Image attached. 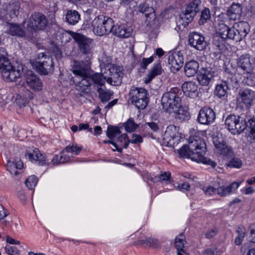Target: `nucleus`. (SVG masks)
Here are the masks:
<instances>
[{"mask_svg": "<svg viewBox=\"0 0 255 255\" xmlns=\"http://www.w3.org/2000/svg\"><path fill=\"white\" fill-rule=\"evenodd\" d=\"M206 143L202 138L199 137H190L188 145H184L177 150L180 157H188L197 162H202L214 167L216 163L204 156L206 152Z\"/></svg>", "mask_w": 255, "mask_h": 255, "instance_id": "f257e3e1", "label": "nucleus"}, {"mask_svg": "<svg viewBox=\"0 0 255 255\" xmlns=\"http://www.w3.org/2000/svg\"><path fill=\"white\" fill-rule=\"evenodd\" d=\"M248 112L246 110L245 113L241 114L239 116L235 115H230L227 116L225 120V125L229 130L233 134H240L247 128L248 127V121L249 123L251 136L252 127L251 124L252 122L255 121V119H252L248 116Z\"/></svg>", "mask_w": 255, "mask_h": 255, "instance_id": "f03ea898", "label": "nucleus"}, {"mask_svg": "<svg viewBox=\"0 0 255 255\" xmlns=\"http://www.w3.org/2000/svg\"><path fill=\"white\" fill-rule=\"evenodd\" d=\"M0 72L3 79L6 82H14L20 77L21 74L19 70H15L6 56L4 48L0 49Z\"/></svg>", "mask_w": 255, "mask_h": 255, "instance_id": "7ed1b4c3", "label": "nucleus"}, {"mask_svg": "<svg viewBox=\"0 0 255 255\" xmlns=\"http://www.w3.org/2000/svg\"><path fill=\"white\" fill-rule=\"evenodd\" d=\"M113 23L112 18L104 14L99 15L92 22L93 31L99 36L109 34L112 30Z\"/></svg>", "mask_w": 255, "mask_h": 255, "instance_id": "20e7f679", "label": "nucleus"}, {"mask_svg": "<svg viewBox=\"0 0 255 255\" xmlns=\"http://www.w3.org/2000/svg\"><path fill=\"white\" fill-rule=\"evenodd\" d=\"M179 90L176 88H171L169 91L165 92L161 98V104L163 109L168 113H172L176 110L181 104V98L178 93Z\"/></svg>", "mask_w": 255, "mask_h": 255, "instance_id": "39448f33", "label": "nucleus"}, {"mask_svg": "<svg viewBox=\"0 0 255 255\" xmlns=\"http://www.w3.org/2000/svg\"><path fill=\"white\" fill-rule=\"evenodd\" d=\"M200 0H193L187 5L185 10L180 15L179 23L185 27L191 22L194 16L200 11L201 5Z\"/></svg>", "mask_w": 255, "mask_h": 255, "instance_id": "423d86ee", "label": "nucleus"}, {"mask_svg": "<svg viewBox=\"0 0 255 255\" xmlns=\"http://www.w3.org/2000/svg\"><path fill=\"white\" fill-rule=\"evenodd\" d=\"M147 95V92L145 89L133 87L130 91L129 99L137 109H144L148 103Z\"/></svg>", "mask_w": 255, "mask_h": 255, "instance_id": "0eeeda50", "label": "nucleus"}, {"mask_svg": "<svg viewBox=\"0 0 255 255\" xmlns=\"http://www.w3.org/2000/svg\"><path fill=\"white\" fill-rule=\"evenodd\" d=\"M241 183L239 182H234L227 186H221L216 187L211 185L205 186L202 188L204 193L208 196H212L217 193L220 196H226L233 192L238 189Z\"/></svg>", "mask_w": 255, "mask_h": 255, "instance_id": "6e6552de", "label": "nucleus"}, {"mask_svg": "<svg viewBox=\"0 0 255 255\" xmlns=\"http://www.w3.org/2000/svg\"><path fill=\"white\" fill-rule=\"evenodd\" d=\"M72 36L78 44L80 51L89 58L93 52V39L78 33H73Z\"/></svg>", "mask_w": 255, "mask_h": 255, "instance_id": "1a4fd4ad", "label": "nucleus"}, {"mask_svg": "<svg viewBox=\"0 0 255 255\" xmlns=\"http://www.w3.org/2000/svg\"><path fill=\"white\" fill-rule=\"evenodd\" d=\"M35 66L38 72L44 75L52 73L54 69L52 58L46 56L43 53L38 55Z\"/></svg>", "mask_w": 255, "mask_h": 255, "instance_id": "9d476101", "label": "nucleus"}, {"mask_svg": "<svg viewBox=\"0 0 255 255\" xmlns=\"http://www.w3.org/2000/svg\"><path fill=\"white\" fill-rule=\"evenodd\" d=\"M48 24V20L45 15L40 13L32 14L27 24V31L30 32L42 30Z\"/></svg>", "mask_w": 255, "mask_h": 255, "instance_id": "9b49d317", "label": "nucleus"}, {"mask_svg": "<svg viewBox=\"0 0 255 255\" xmlns=\"http://www.w3.org/2000/svg\"><path fill=\"white\" fill-rule=\"evenodd\" d=\"M250 31V26L246 21H240L237 24V28L229 27L228 32L230 34V39L239 42L245 38Z\"/></svg>", "mask_w": 255, "mask_h": 255, "instance_id": "f8f14e48", "label": "nucleus"}, {"mask_svg": "<svg viewBox=\"0 0 255 255\" xmlns=\"http://www.w3.org/2000/svg\"><path fill=\"white\" fill-rule=\"evenodd\" d=\"M123 68L119 66L113 65L109 69L104 71L106 78H107V82L111 85L117 86L122 83L123 77Z\"/></svg>", "mask_w": 255, "mask_h": 255, "instance_id": "ddd939ff", "label": "nucleus"}, {"mask_svg": "<svg viewBox=\"0 0 255 255\" xmlns=\"http://www.w3.org/2000/svg\"><path fill=\"white\" fill-rule=\"evenodd\" d=\"M217 30L218 34L214 36L213 44L219 50H222L225 48V39H230L229 26L224 23H220Z\"/></svg>", "mask_w": 255, "mask_h": 255, "instance_id": "4468645a", "label": "nucleus"}, {"mask_svg": "<svg viewBox=\"0 0 255 255\" xmlns=\"http://www.w3.org/2000/svg\"><path fill=\"white\" fill-rule=\"evenodd\" d=\"M90 65L89 59L85 61H75L72 69V72L76 76V78L86 77L88 75H91Z\"/></svg>", "mask_w": 255, "mask_h": 255, "instance_id": "2eb2a0df", "label": "nucleus"}, {"mask_svg": "<svg viewBox=\"0 0 255 255\" xmlns=\"http://www.w3.org/2000/svg\"><path fill=\"white\" fill-rule=\"evenodd\" d=\"M215 119L216 114L213 110L204 107L200 110L197 121L201 125L209 126L214 122Z\"/></svg>", "mask_w": 255, "mask_h": 255, "instance_id": "dca6fc26", "label": "nucleus"}, {"mask_svg": "<svg viewBox=\"0 0 255 255\" xmlns=\"http://www.w3.org/2000/svg\"><path fill=\"white\" fill-rule=\"evenodd\" d=\"M188 42L190 46L200 51L205 49L207 46L204 37L197 32H193L189 34Z\"/></svg>", "mask_w": 255, "mask_h": 255, "instance_id": "f3484780", "label": "nucleus"}, {"mask_svg": "<svg viewBox=\"0 0 255 255\" xmlns=\"http://www.w3.org/2000/svg\"><path fill=\"white\" fill-rule=\"evenodd\" d=\"M179 128L174 125H169L163 135V144L167 146H171L175 143L174 140L178 137Z\"/></svg>", "mask_w": 255, "mask_h": 255, "instance_id": "a211bd4d", "label": "nucleus"}, {"mask_svg": "<svg viewBox=\"0 0 255 255\" xmlns=\"http://www.w3.org/2000/svg\"><path fill=\"white\" fill-rule=\"evenodd\" d=\"M255 60L248 54L242 55L237 60V65L245 73L249 74L254 68Z\"/></svg>", "mask_w": 255, "mask_h": 255, "instance_id": "6ab92c4d", "label": "nucleus"}, {"mask_svg": "<svg viewBox=\"0 0 255 255\" xmlns=\"http://www.w3.org/2000/svg\"><path fill=\"white\" fill-rule=\"evenodd\" d=\"M26 85L34 91H40L42 88V83L40 78L34 74L32 71H28L24 74Z\"/></svg>", "mask_w": 255, "mask_h": 255, "instance_id": "aec40b11", "label": "nucleus"}, {"mask_svg": "<svg viewBox=\"0 0 255 255\" xmlns=\"http://www.w3.org/2000/svg\"><path fill=\"white\" fill-rule=\"evenodd\" d=\"M254 97V92L248 89H240L237 97V101L239 103H243L247 108L252 105Z\"/></svg>", "mask_w": 255, "mask_h": 255, "instance_id": "412c9836", "label": "nucleus"}, {"mask_svg": "<svg viewBox=\"0 0 255 255\" xmlns=\"http://www.w3.org/2000/svg\"><path fill=\"white\" fill-rule=\"evenodd\" d=\"M184 57L180 51L174 52L170 54L168 57V63L173 72L178 71L182 66Z\"/></svg>", "mask_w": 255, "mask_h": 255, "instance_id": "4be33fe9", "label": "nucleus"}, {"mask_svg": "<svg viewBox=\"0 0 255 255\" xmlns=\"http://www.w3.org/2000/svg\"><path fill=\"white\" fill-rule=\"evenodd\" d=\"M25 156L28 157L31 162H36L40 165L46 163L45 156L40 153L39 149L35 147H29L27 149Z\"/></svg>", "mask_w": 255, "mask_h": 255, "instance_id": "5701e85b", "label": "nucleus"}, {"mask_svg": "<svg viewBox=\"0 0 255 255\" xmlns=\"http://www.w3.org/2000/svg\"><path fill=\"white\" fill-rule=\"evenodd\" d=\"M91 75H88L86 77L75 78L74 80L76 83V89L81 93H88L90 92V86L91 84Z\"/></svg>", "mask_w": 255, "mask_h": 255, "instance_id": "b1692460", "label": "nucleus"}, {"mask_svg": "<svg viewBox=\"0 0 255 255\" xmlns=\"http://www.w3.org/2000/svg\"><path fill=\"white\" fill-rule=\"evenodd\" d=\"M182 89L184 94L189 97L195 98L198 96V86L193 81L184 82L182 85Z\"/></svg>", "mask_w": 255, "mask_h": 255, "instance_id": "393cba45", "label": "nucleus"}, {"mask_svg": "<svg viewBox=\"0 0 255 255\" xmlns=\"http://www.w3.org/2000/svg\"><path fill=\"white\" fill-rule=\"evenodd\" d=\"M23 25L10 23L7 25L6 33L12 36L23 37L26 36V32L23 29Z\"/></svg>", "mask_w": 255, "mask_h": 255, "instance_id": "a878e982", "label": "nucleus"}, {"mask_svg": "<svg viewBox=\"0 0 255 255\" xmlns=\"http://www.w3.org/2000/svg\"><path fill=\"white\" fill-rule=\"evenodd\" d=\"M242 13V6L239 3H234L230 7L227 14L230 20L240 19Z\"/></svg>", "mask_w": 255, "mask_h": 255, "instance_id": "bb28decb", "label": "nucleus"}, {"mask_svg": "<svg viewBox=\"0 0 255 255\" xmlns=\"http://www.w3.org/2000/svg\"><path fill=\"white\" fill-rule=\"evenodd\" d=\"M199 67V63L194 60L187 62L184 66V72L188 77H192L195 75Z\"/></svg>", "mask_w": 255, "mask_h": 255, "instance_id": "cd10ccee", "label": "nucleus"}, {"mask_svg": "<svg viewBox=\"0 0 255 255\" xmlns=\"http://www.w3.org/2000/svg\"><path fill=\"white\" fill-rule=\"evenodd\" d=\"M111 32L121 38L128 37L131 35L130 29L127 28L124 25H114L113 24Z\"/></svg>", "mask_w": 255, "mask_h": 255, "instance_id": "c85d7f7f", "label": "nucleus"}, {"mask_svg": "<svg viewBox=\"0 0 255 255\" xmlns=\"http://www.w3.org/2000/svg\"><path fill=\"white\" fill-rule=\"evenodd\" d=\"M228 86L226 81L218 84L215 88L214 94L219 98L226 99L227 97Z\"/></svg>", "mask_w": 255, "mask_h": 255, "instance_id": "c756f323", "label": "nucleus"}, {"mask_svg": "<svg viewBox=\"0 0 255 255\" xmlns=\"http://www.w3.org/2000/svg\"><path fill=\"white\" fill-rule=\"evenodd\" d=\"M65 18L66 21L70 25H75L77 23L80 19V15L75 10H69L66 14Z\"/></svg>", "mask_w": 255, "mask_h": 255, "instance_id": "7c9ffc66", "label": "nucleus"}, {"mask_svg": "<svg viewBox=\"0 0 255 255\" xmlns=\"http://www.w3.org/2000/svg\"><path fill=\"white\" fill-rule=\"evenodd\" d=\"M186 243L185 237L183 234H180L176 237L175 247L177 249L178 255H184L183 254L185 253L184 248Z\"/></svg>", "mask_w": 255, "mask_h": 255, "instance_id": "2f4dec72", "label": "nucleus"}, {"mask_svg": "<svg viewBox=\"0 0 255 255\" xmlns=\"http://www.w3.org/2000/svg\"><path fill=\"white\" fill-rule=\"evenodd\" d=\"M213 77L210 71L206 70L204 73H201L197 75V80L201 85L207 86L209 84Z\"/></svg>", "mask_w": 255, "mask_h": 255, "instance_id": "473e14b6", "label": "nucleus"}, {"mask_svg": "<svg viewBox=\"0 0 255 255\" xmlns=\"http://www.w3.org/2000/svg\"><path fill=\"white\" fill-rule=\"evenodd\" d=\"M162 69L160 63L154 64L147 76V82H150L154 77L160 75L162 73Z\"/></svg>", "mask_w": 255, "mask_h": 255, "instance_id": "72a5a7b5", "label": "nucleus"}, {"mask_svg": "<svg viewBox=\"0 0 255 255\" xmlns=\"http://www.w3.org/2000/svg\"><path fill=\"white\" fill-rule=\"evenodd\" d=\"M121 134V131L119 127L117 126H110L107 130V136L112 140L117 138Z\"/></svg>", "mask_w": 255, "mask_h": 255, "instance_id": "f704fd0d", "label": "nucleus"}, {"mask_svg": "<svg viewBox=\"0 0 255 255\" xmlns=\"http://www.w3.org/2000/svg\"><path fill=\"white\" fill-rule=\"evenodd\" d=\"M105 77L106 75L104 73H95L91 76V81L95 84L101 86L104 85L106 80L107 81V78Z\"/></svg>", "mask_w": 255, "mask_h": 255, "instance_id": "c9c22d12", "label": "nucleus"}, {"mask_svg": "<svg viewBox=\"0 0 255 255\" xmlns=\"http://www.w3.org/2000/svg\"><path fill=\"white\" fill-rule=\"evenodd\" d=\"M7 11L9 13V16L11 18L15 17L19 13V5L17 2H12L6 7Z\"/></svg>", "mask_w": 255, "mask_h": 255, "instance_id": "e433bc0d", "label": "nucleus"}, {"mask_svg": "<svg viewBox=\"0 0 255 255\" xmlns=\"http://www.w3.org/2000/svg\"><path fill=\"white\" fill-rule=\"evenodd\" d=\"M81 147L78 146L77 144H72L66 147L62 151L64 152L71 153L72 156L79 154L81 150Z\"/></svg>", "mask_w": 255, "mask_h": 255, "instance_id": "4c0bfd02", "label": "nucleus"}, {"mask_svg": "<svg viewBox=\"0 0 255 255\" xmlns=\"http://www.w3.org/2000/svg\"><path fill=\"white\" fill-rule=\"evenodd\" d=\"M177 109L176 111L174 110L172 112V113L176 114L175 116L176 119L184 120L189 117L188 112L186 110H184L181 104H180V106H178Z\"/></svg>", "mask_w": 255, "mask_h": 255, "instance_id": "58836bf2", "label": "nucleus"}, {"mask_svg": "<svg viewBox=\"0 0 255 255\" xmlns=\"http://www.w3.org/2000/svg\"><path fill=\"white\" fill-rule=\"evenodd\" d=\"M123 126L128 132L134 131L139 126L136 124L132 119H129L126 122L124 123Z\"/></svg>", "mask_w": 255, "mask_h": 255, "instance_id": "ea45409f", "label": "nucleus"}, {"mask_svg": "<svg viewBox=\"0 0 255 255\" xmlns=\"http://www.w3.org/2000/svg\"><path fill=\"white\" fill-rule=\"evenodd\" d=\"M98 92L99 93V97L102 102H106L108 101L112 95V94L111 93L110 91L105 90L102 88H98Z\"/></svg>", "mask_w": 255, "mask_h": 255, "instance_id": "a19ab883", "label": "nucleus"}, {"mask_svg": "<svg viewBox=\"0 0 255 255\" xmlns=\"http://www.w3.org/2000/svg\"><path fill=\"white\" fill-rule=\"evenodd\" d=\"M24 99L18 98L16 99V103L19 105L20 107L25 106L28 102V101L33 98L32 93L28 91L26 94L23 95Z\"/></svg>", "mask_w": 255, "mask_h": 255, "instance_id": "79ce46f5", "label": "nucleus"}, {"mask_svg": "<svg viewBox=\"0 0 255 255\" xmlns=\"http://www.w3.org/2000/svg\"><path fill=\"white\" fill-rule=\"evenodd\" d=\"M210 10L207 8H205L201 12V17L199 20V24L200 25L203 24L210 18Z\"/></svg>", "mask_w": 255, "mask_h": 255, "instance_id": "37998d69", "label": "nucleus"}, {"mask_svg": "<svg viewBox=\"0 0 255 255\" xmlns=\"http://www.w3.org/2000/svg\"><path fill=\"white\" fill-rule=\"evenodd\" d=\"M38 179L34 175H31L28 177L25 181L26 186L30 190L34 188L37 183Z\"/></svg>", "mask_w": 255, "mask_h": 255, "instance_id": "c03bdc74", "label": "nucleus"}, {"mask_svg": "<svg viewBox=\"0 0 255 255\" xmlns=\"http://www.w3.org/2000/svg\"><path fill=\"white\" fill-rule=\"evenodd\" d=\"M120 143V145L124 146L127 149L129 144L128 136L126 133L121 134L116 139Z\"/></svg>", "mask_w": 255, "mask_h": 255, "instance_id": "a18cd8bd", "label": "nucleus"}, {"mask_svg": "<svg viewBox=\"0 0 255 255\" xmlns=\"http://www.w3.org/2000/svg\"><path fill=\"white\" fill-rule=\"evenodd\" d=\"M247 76L245 77L243 82L247 86L253 87L255 86V74L251 72L247 74Z\"/></svg>", "mask_w": 255, "mask_h": 255, "instance_id": "49530a36", "label": "nucleus"}, {"mask_svg": "<svg viewBox=\"0 0 255 255\" xmlns=\"http://www.w3.org/2000/svg\"><path fill=\"white\" fill-rule=\"evenodd\" d=\"M238 236L236 238L235 243L236 245H240L245 236V231L244 229L238 227L237 229Z\"/></svg>", "mask_w": 255, "mask_h": 255, "instance_id": "de8ad7c7", "label": "nucleus"}, {"mask_svg": "<svg viewBox=\"0 0 255 255\" xmlns=\"http://www.w3.org/2000/svg\"><path fill=\"white\" fill-rule=\"evenodd\" d=\"M171 174L169 172H164L160 174L158 176H155L153 178V182L169 181L170 179Z\"/></svg>", "mask_w": 255, "mask_h": 255, "instance_id": "09e8293b", "label": "nucleus"}, {"mask_svg": "<svg viewBox=\"0 0 255 255\" xmlns=\"http://www.w3.org/2000/svg\"><path fill=\"white\" fill-rule=\"evenodd\" d=\"M217 149L220 154L223 155H228L232 152V148L231 147L228 146L226 143H223L222 144H220V146Z\"/></svg>", "mask_w": 255, "mask_h": 255, "instance_id": "8fccbe9b", "label": "nucleus"}, {"mask_svg": "<svg viewBox=\"0 0 255 255\" xmlns=\"http://www.w3.org/2000/svg\"><path fill=\"white\" fill-rule=\"evenodd\" d=\"M140 12L144 13L146 17L151 16V18H155V14H154V9L151 7H146V10L142 9V7H140Z\"/></svg>", "mask_w": 255, "mask_h": 255, "instance_id": "3c124183", "label": "nucleus"}, {"mask_svg": "<svg viewBox=\"0 0 255 255\" xmlns=\"http://www.w3.org/2000/svg\"><path fill=\"white\" fill-rule=\"evenodd\" d=\"M5 251L9 255H16L19 253V251L16 247L7 245L5 247Z\"/></svg>", "mask_w": 255, "mask_h": 255, "instance_id": "603ef678", "label": "nucleus"}, {"mask_svg": "<svg viewBox=\"0 0 255 255\" xmlns=\"http://www.w3.org/2000/svg\"><path fill=\"white\" fill-rule=\"evenodd\" d=\"M242 162L241 160L238 158H233L231 160L228 164V166L231 167L239 168L242 166Z\"/></svg>", "mask_w": 255, "mask_h": 255, "instance_id": "864d4df0", "label": "nucleus"}, {"mask_svg": "<svg viewBox=\"0 0 255 255\" xmlns=\"http://www.w3.org/2000/svg\"><path fill=\"white\" fill-rule=\"evenodd\" d=\"M142 142V137L139 134H132V138L131 139H128L129 143L137 144Z\"/></svg>", "mask_w": 255, "mask_h": 255, "instance_id": "5fc2aeb1", "label": "nucleus"}, {"mask_svg": "<svg viewBox=\"0 0 255 255\" xmlns=\"http://www.w3.org/2000/svg\"><path fill=\"white\" fill-rule=\"evenodd\" d=\"M7 168L11 174L17 176L19 174V172L17 171L15 166L13 164V162L11 161H8L7 163Z\"/></svg>", "mask_w": 255, "mask_h": 255, "instance_id": "6e6d98bb", "label": "nucleus"}, {"mask_svg": "<svg viewBox=\"0 0 255 255\" xmlns=\"http://www.w3.org/2000/svg\"><path fill=\"white\" fill-rule=\"evenodd\" d=\"M144 243L153 248H157L159 245L158 241L157 239L154 238L147 239L144 240Z\"/></svg>", "mask_w": 255, "mask_h": 255, "instance_id": "4d7b16f0", "label": "nucleus"}, {"mask_svg": "<svg viewBox=\"0 0 255 255\" xmlns=\"http://www.w3.org/2000/svg\"><path fill=\"white\" fill-rule=\"evenodd\" d=\"M111 60L112 59L110 57H104L102 60L101 66L104 68L106 69H109L111 66H112L113 64H111Z\"/></svg>", "mask_w": 255, "mask_h": 255, "instance_id": "13d9d810", "label": "nucleus"}, {"mask_svg": "<svg viewBox=\"0 0 255 255\" xmlns=\"http://www.w3.org/2000/svg\"><path fill=\"white\" fill-rule=\"evenodd\" d=\"M153 61V57L151 56L148 58H143L140 63V66L142 68L145 69L146 68L147 66L151 63Z\"/></svg>", "mask_w": 255, "mask_h": 255, "instance_id": "bf43d9fd", "label": "nucleus"}, {"mask_svg": "<svg viewBox=\"0 0 255 255\" xmlns=\"http://www.w3.org/2000/svg\"><path fill=\"white\" fill-rule=\"evenodd\" d=\"M218 233V230L216 228H213L209 230L205 234V237L207 239H211L214 237Z\"/></svg>", "mask_w": 255, "mask_h": 255, "instance_id": "052dcab7", "label": "nucleus"}, {"mask_svg": "<svg viewBox=\"0 0 255 255\" xmlns=\"http://www.w3.org/2000/svg\"><path fill=\"white\" fill-rule=\"evenodd\" d=\"M224 70L226 73L231 75H233L236 72L235 68L233 67L232 64L230 63H228L225 66Z\"/></svg>", "mask_w": 255, "mask_h": 255, "instance_id": "680f3d73", "label": "nucleus"}, {"mask_svg": "<svg viewBox=\"0 0 255 255\" xmlns=\"http://www.w3.org/2000/svg\"><path fill=\"white\" fill-rule=\"evenodd\" d=\"M149 128L154 131H157L159 130V126L157 123L155 122H148L146 124Z\"/></svg>", "mask_w": 255, "mask_h": 255, "instance_id": "e2e57ef3", "label": "nucleus"}, {"mask_svg": "<svg viewBox=\"0 0 255 255\" xmlns=\"http://www.w3.org/2000/svg\"><path fill=\"white\" fill-rule=\"evenodd\" d=\"M250 246L247 244L245 245L241 248L242 251H246V250H249L248 254L247 255H255V249H249Z\"/></svg>", "mask_w": 255, "mask_h": 255, "instance_id": "0e129e2a", "label": "nucleus"}, {"mask_svg": "<svg viewBox=\"0 0 255 255\" xmlns=\"http://www.w3.org/2000/svg\"><path fill=\"white\" fill-rule=\"evenodd\" d=\"M178 188L179 190L185 192L188 191L190 188V185L187 182H184L181 184H179L178 186Z\"/></svg>", "mask_w": 255, "mask_h": 255, "instance_id": "69168bd1", "label": "nucleus"}, {"mask_svg": "<svg viewBox=\"0 0 255 255\" xmlns=\"http://www.w3.org/2000/svg\"><path fill=\"white\" fill-rule=\"evenodd\" d=\"M213 140L214 144L217 149L219 148L218 146H220V144L223 143V139L221 138L220 140H219V138L217 136L213 137Z\"/></svg>", "mask_w": 255, "mask_h": 255, "instance_id": "338daca9", "label": "nucleus"}, {"mask_svg": "<svg viewBox=\"0 0 255 255\" xmlns=\"http://www.w3.org/2000/svg\"><path fill=\"white\" fill-rule=\"evenodd\" d=\"M251 125L252 127L251 138L255 141V121L252 122Z\"/></svg>", "mask_w": 255, "mask_h": 255, "instance_id": "774afa93", "label": "nucleus"}]
</instances>
